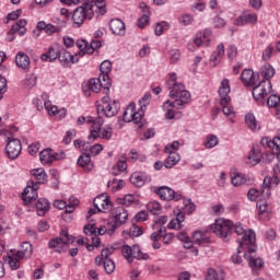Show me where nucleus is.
Segmentation results:
<instances>
[{
  "label": "nucleus",
  "mask_w": 280,
  "mask_h": 280,
  "mask_svg": "<svg viewBox=\"0 0 280 280\" xmlns=\"http://www.w3.org/2000/svg\"><path fill=\"white\" fill-rule=\"evenodd\" d=\"M246 126L252 132H259V130H261V125L253 113L246 115Z\"/></svg>",
  "instance_id": "nucleus-35"
},
{
  "label": "nucleus",
  "mask_w": 280,
  "mask_h": 280,
  "mask_svg": "<svg viewBox=\"0 0 280 280\" xmlns=\"http://www.w3.org/2000/svg\"><path fill=\"white\" fill-rule=\"evenodd\" d=\"M97 118L93 116H80L77 120L78 126H83V124H92V126L95 124Z\"/></svg>",
  "instance_id": "nucleus-55"
},
{
  "label": "nucleus",
  "mask_w": 280,
  "mask_h": 280,
  "mask_svg": "<svg viewBox=\"0 0 280 280\" xmlns=\"http://www.w3.org/2000/svg\"><path fill=\"white\" fill-rule=\"evenodd\" d=\"M210 231L224 240V242H229V237L233 235L234 231L236 235H243L240 245L246 246V230H244V225L242 223H236L234 225L231 220L218 219L210 225Z\"/></svg>",
  "instance_id": "nucleus-4"
},
{
  "label": "nucleus",
  "mask_w": 280,
  "mask_h": 280,
  "mask_svg": "<svg viewBox=\"0 0 280 280\" xmlns=\"http://www.w3.org/2000/svg\"><path fill=\"white\" fill-rule=\"evenodd\" d=\"M75 45L78 47V49H80L79 54H77L78 56H86V54H89V42L84 40V39H79L75 42Z\"/></svg>",
  "instance_id": "nucleus-50"
},
{
  "label": "nucleus",
  "mask_w": 280,
  "mask_h": 280,
  "mask_svg": "<svg viewBox=\"0 0 280 280\" xmlns=\"http://www.w3.org/2000/svg\"><path fill=\"white\" fill-rule=\"evenodd\" d=\"M135 115V103H130L122 114V121L130 124L132 121Z\"/></svg>",
  "instance_id": "nucleus-48"
},
{
  "label": "nucleus",
  "mask_w": 280,
  "mask_h": 280,
  "mask_svg": "<svg viewBox=\"0 0 280 280\" xmlns=\"http://www.w3.org/2000/svg\"><path fill=\"white\" fill-rule=\"evenodd\" d=\"M102 104L97 106V115H104L105 117H115L119 113V101H110V97L103 96Z\"/></svg>",
  "instance_id": "nucleus-11"
},
{
  "label": "nucleus",
  "mask_w": 280,
  "mask_h": 280,
  "mask_svg": "<svg viewBox=\"0 0 280 280\" xmlns=\"http://www.w3.org/2000/svg\"><path fill=\"white\" fill-rule=\"evenodd\" d=\"M275 54V47L268 46L264 51H262V60L268 61L270 58H272V55Z\"/></svg>",
  "instance_id": "nucleus-63"
},
{
  "label": "nucleus",
  "mask_w": 280,
  "mask_h": 280,
  "mask_svg": "<svg viewBox=\"0 0 280 280\" xmlns=\"http://www.w3.org/2000/svg\"><path fill=\"white\" fill-rule=\"evenodd\" d=\"M58 60L60 65L65 68L71 67V65H75V62H80V58H78V54L72 55L68 51L67 48H60Z\"/></svg>",
  "instance_id": "nucleus-18"
},
{
  "label": "nucleus",
  "mask_w": 280,
  "mask_h": 280,
  "mask_svg": "<svg viewBox=\"0 0 280 280\" xmlns=\"http://www.w3.org/2000/svg\"><path fill=\"white\" fill-rule=\"evenodd\" d=\"M165 235V226H160V230L158 232H153L150 236V238L152 240L153 244V248L155 250H159V248H161V243L159 242V237H163Z\"/></svg>",
  "instance_id": "nucleus-45"
},
{
  "label": "nucleus",
  "mask_w": 280,
  "mask_h": 280,
  "mask_svg": "<svg viewBox=\"0 0 280 280\" xmlns=\"http://www.w3.org/2000/svg\"><path fill=\"white\" fill-rule=\"evenodd\" d=\"M150 102H152V94L150 92H147L143 97L139 101L140 109L145 110L148 106H150Z\"/></svg>",
  "instance_id": "nucleus-52"
},
{
  "label": "nucleus",
  "mask_w": 280,
  "mask_h": 280,
  "mask_svg": "<svg viewBox=\"0 0 280 280\" xmlns=\"http://www.w3.org/2000/svg\"><path fill=\"white\" fill-rule=\"evenodd\" d=\"M60 55V48L50 46L46 52L42 54L40 60L44 62H56Z\"/></svg>",
  "instance_id": "nucleus-30"
},
{
  "label": "nucleus",
  "mask_w": 280,
  "mask_h": 280,
  "mask_svg": "<svg viewBox=\"0 0 280 280\" xmlns=\"http://www.w3.org/2000/svg\"><path fill=\"white\" fill-rule=\"evenodd\" d=\"M80 203V201L78 199H75L74 197L70 198V203L67 205L66 203V213H73V211H75V206H78Z\"/></svg>",
  "instance_id": "nucleus-57"
},
{
  "label": "nucleus",
  "mask_w": 280,
  "mask_h": 280,
  "mask_svg": "<svg viewBox=\"0 0 280 280\" xmlns=\"http://www.w3.org/2000/svg\"><path fill=\"white\" fill-rule=\"evenodd\" d=\"M179 23H182V25H191V23H194V16L191 14H184L180 16Z\"/></svg>",
  "instance_id": "nucleus-64"
},
{
  "label": "nucleus",
  "mask_w": 280,
  "mask_h": 280,
  "mask_svg": "<svg viewBox=\"0 0 280 280\" xmlns=\"http://www.w3.org/2000/svg\"><path fill=\"white\" fill-rule=\"evenodd\" d=\"M121 254L129 264H132L135 259H143L144 261L150 259V255L141 252V247L139 245H124L121 247Z\"/></svg>",
  "instance_id": "nucleus-9"
},
{
  "label": "nucleus",
  "mask_w": 280,
  "mask_h": 280,
  "mask_svg": "<svg viewBox=\"0 0 280 280\" xmlns=\"http://www.w3.org/2000/svg\"><path fill=\"white\" fill-rule=\"evenodd\" d=\"M130 183L131 185H135V187H143L145 185V174L142 172H136L130 176Z\"/></svg>",
  "instance_id": "nucleus-42"
},
{
  "label": "nucleus",
  "mask_w": 280,
  "mask_h": 280,
  "mask_svg": "<svg viewBox=\"0 0 280 280\" xmlns=\"http://www.w3.org/2000/svg\"><path fill=\"white\" fill-rule=\"evenodd\" d=\"M180 162V154L178 153H168V156L164 161V167L166 170H172L174 165L178 164Z\"/></svg>",
  "instance_id": "nucleus-44"
},
{
  "label": "nucleus",
  "mask_w": 280,
  "mask_h": 280,
  "mask_svg": "<svg viewBox=\"0 0 280 280\" xmlns=\"http://www.w3.org/2000/svg\"><path fill=\"white\" fill-rule=\"evenodd\" d=\"M118 202L120 205H124V207H130V205H132V202H135V196L126 195L124 198L118 199Z\"/></svg>",
  "instance_id": "nucleus-61"
},
{
  "label": "nucleus",
  "mask_w": 280,
  "mask_h": 280,
  "mask_svg": "<svg viewBox=\"0 0 280 280\" xmlns=\"http://www.w3.org/2000/svg\"><path fill=\"white\" fill-rule=\"evenodd\" d=\"M218 93L220 96V104L222 106L223 114H225L226 117L233 115V106H231V96H229V93H231V83L229 79H223L221 81Z\"/></svg>",
  "instance_id": "nucleus-8"
},
{
  "label": "nucleus",
  "mask_w": 280,
  "mask_h": 280,
  "mask_svg": "<svg viewBox=\"0 0 280 280\" xmlns=\"http://www.w3.org/2000/svg\"><path fill=\"white\" fill-rule=\"evenodd\" d=\"M32 253H34V247L30 242L22 243L21 250L18 252L22 259H28V257H32Z\"/></svg>",
  "instance_id": "nucleus-41"
},
{
  "label": "nucleus",
  "mask_w": 280,
  "mask_h": 280,
  "mask_svg": "<svg viewBox=\"0 0 280 280\" xmlns=\"http://www.w3.org/2000/svg\"><path fill=\"white\" fill-rule=\"evenodd\" d=\"M35 207L37 215H39V218H43L50 209L49 200H47L46 198H39L35 203Z\"/></svg>",
  "instance_id": "nucleus-34"
},
{
  "label": "nucleus",
  "mask_w": 280,
  "mask_h": 280,
  "mask_svg": "<svg viewBox=\"0 0 280 280\" xmlns=\"http://www.w3.org/2000/svg\"><path fill=\"white\" fill-rule=\"evenodd\" d=\"M246 86H253L252 95L258 106H264L266 100L272 93V82L259 81V73H256L253 69L246 70Z\"/></svg>",
  "instance_id": "nucleus-3"
},
{
  "label": "nucleus",
  "mask_w": 280,
  "mask_h": 280,
  "mask_svg": "<svg viewBox=\"0 0 280 280\" xmlns=\"http://www.w3.org/2000/svg\"><path fill=\"white\" fill-rule=\"evenodd\" d=\"M73 240L69 236V233L62 231L60 237L52 238L49 241V248L55 249L57 253H60L67 244H71Z\"/></svg>",
  "instance_id": "nucleus-15"
},
{
  "label": "nucleus",
  "mask_w": 280,
  "mask_h": 280,
  "mask_svg": "<svg viewBox=\"0 0 280 280\" xmlns=\"http://www.w3.org/2000/svg\"><path fill=\"white\" fill-rule=\"evenodd\" d=\"M109 30L115 36H124L126 24L120 19H114L109 22Z\"/></svg>",
  "instance_id": "nucleus-28"
},
{
  "label": "nucleus",
  "mask_w": 280,
  "mask_h": 280,
  "mask_svg": "<svg viewBox=\"0 0 280 280\" xmlns=\"http://www.w3.org/2000/svg\"><path fill=\"white\" fill-rule=\"evenodd\" d=\"M183 222H185V214L183 212H178L176 218L170 221L168 229L180 231V229H183Z\"/></svg>",
  "instance_id": "nucleus-43"
},
{
  "label": "nucleus",
  "mask_w": 280,
  "mask_h": 280,
  "mask_svg": "<svg viewBox=\"0 0 280 280\" xmlns=\"http://www.w3.org/2000/svg\"><path fill=\"white\" fill-rule=\"evenodd\" d=\"M100 47H102V40L92 39V42L89 44L88 55L91 56V54H94L96 49H100Z\"/></svg>",
  "instance_id": "nucleus-54"
},
{
  "label": "nucleus",
  "mask_w": 280,
  "mask_h": 280,
  "mask_svg": "<svg viewBox=\"0 0 280 280\" xmlns=\"http://www.w3.org/2000/svg\"><path fill=\"white\" fill-rule=\"evenodd\" d=\"M166 30H170V23L167 22L158 23L155 26V36L163 35V33L166 32Z\"/></svg>",
  "instance_id": "nucleus-56"
},
{
  "label": "nucleus",
  "mask_w": 280,
  "mask_h": 280,
  "mask_svg": "<svg viewBox=\"0 0 280 280\" xmlns=\"http://www.w3.org/2000/svg\"><path fill=\"white\" fill-rule=\"evenodd\" d=\"M8 34L9 36H14V34H19V36H25V34H27V20H18L16 23L12 25Z\"/></svg>",
  "instance_id": "nucleus-25"
},
{
  "label": "nucleus",
  "mask_w": 280,
  "mask_h": 280,
  "mask_svg": "<svg viewBox=\"0 0 280 280\" xmlns=\"http://www.w3.org/2000/svg\"><path fill=\"white\" fill-rule=\"evenodd\" d=\"M176 73H170L168 79L166 80V89L170 91V97L172 101L164 102L162 108L165 110L166 119H174L175 113L174 108L180 110L185 104H189L191 102V93L185 90V84L177 82Z\"/></svg>",
  "instance_id": "nucleus-1"
},
{
  "label": "nucleus",
  "mask_w": 280,
  "mask_h": 280,
  "mask_svg": "<svg viewBox=\"0 0 280 280\" xmlns=\"http://www.w3.org/2000/svg\"><path fill=\"white\" fill-rule=\"evenodd\" d=\"M147 210L152 213V215H161L163 208L159 201H149L147 203Z\"/></svg>",
  "instance_id": "nucleus-47"
},
{
  "label": "nucleus",
  "mask_w": 280,
  "mask_h": 280,
  "mask_svg": "<svg viewBox=\"0 0 280 280\" xmlns=\"http://www.w3.org/2000/svg\"><path fill=\"white\" fill-rule=\"evenodd\" d=\"M224 57V44H219L215 50L211 54L209 63L210 67H218L219 62H222Z\"/></svg>",
  "instance_id": "nucleus-29"
},
{
  "label": "nucleus",
  "mask_w": 280,
  "mask_h": 280,
  "mask_svg": "<svg viewBox=\"0 0 280 280\" xmlns=\"http://www.w3.org/2000/svg\"><path fill=\"white\" fill-rule=\"evenodd\" d=\"M128 222V211L124 206H118L113 208L112 203V210L110 214L107 221V235H113L119 226H122V224H126Z\"/></svg>",
  "instance_id": "nucleus-6"
},
{
  "label": "nucleus",
  "mask_w": 280,
  "mask_h": 280,
  "mask_svg": "<svg viewBox=\"0 0 280 280\" xmlns=\"http://www.w3.org/2000/svg\"><path fill=\"white\" fill-rule=\"evenodd\" d=\"M246 250L248 253V266L252 269L253 275L257 276L264 268V259L257 257V234L252 230L246 232Z\"/></svg>",
  "instance_id": "nucleus-5"
},
{
  "label": "nucleus",
  "mask_w": 280,
  "mask_h": 280,
  "mask_svg": "<svg viewBox=\"0 0 280 280\" xmlns=\"http://www.w3.org/2000/svg\"><path fill=\"white\" fill-rule=\"evenodd\" d=\"M277 71L270 63H266L260 68V75L262 77L261 82H270L275 78Z\"/></svg>",
  "instance_id": "nucleus-33"
},
{
  "label": "nucleus",
  "mask_w": 280,
  "mask_h": 280,
  "mask_svg": "<svg viewBox=\"0 0 280 280\" xmlns=\"http://www.w3.org/2000/svg\"><path fill=\"white\" fill-rule=\"evenodd\" d=\"M279 176H266L262 182L261 196L262 198H270V188L279 185Z\"/></svg>",
  "instance_id": "nucleus-22"
},
{
  "label": "nucleus",
  "mask_w": 280,
  "mask_h": 280,
  "mask_svg": "<svg viewBox=\"0 0 280 280\" xmlns=\"http://www.w3.org/2000/svg\"><path fill=\"white\" fill-rule=\"evenodd\" d=\"M79 167H82L84 172H91L94 167L93 162L91 161V154L82 153L78 159Z\"/></svg>",
  "instance_id": "nucleus-31"
},
{
  "label": "nucleus",
  "mask_w": 280,
  "mask_h": 280,
  "mask_svg": "<svg viewBox=\"0 0 280 280\" xmlns=\"http://www.w3.org/2000/svg\"><path fill=\"white\" fill-rule=\"evenodd\" d=\"M21 150H23V147L21 145V140L16 138L8 137L5 152L9 159H12V160L19 159V155L21 154Z\"/></svg>",
  "instance_id": "nucleus-16"
},
{
  "label": "nucleus",
  "mask_w": 280,
  "mask_h": 280,
  "mask_svg": "<svg viewBox=\"0 0 280 280\" xmlns=\"http://www.w3.org/2000/svg\"><path fill=\"white\" fill-rule=\"evenodd\" d=\"M107 186L112 188V191H119V189H124L126 187V182L124 179L114 178L113 180L108 182Z\"/></svg>",
  "instance_id": "nucleus-49"
},
{
  "label": "nucleus",
  "mask_w": 280,
  "mask_h": 280,
  "mask_svg": "<svg viewBox=\"0 0 280 280\" xmlns=\"http://www.w3.org/2000/svg\"><path fill=\"white\" fill-rule=\"evenodd\" d=\"M256 207L258 209V220H270L271 210L270 206H268V201L259 200L257 201Z\"/></svg>",
  "instance_id": "nucleus-27"
},
{
  "label": "nucleus",
  "mask_w": 280,
  "mask_h": 280,
  "mask_svg": "<svg viewBox=\"0 0 280 280\" xmlns=\"http://www.w3.org/2000/svg\"><path fill=\"white\" fill-rule=\"evenodd\" d=\"M80 7L73 10L71 21L72 27H82L86 19L91 21L95 16V8L100 14L106 12V1L104 0H85L80 2Z\"/></svg>",
  "instance_id": "nucleus-2"
},
{
  "label": "nucleus",
  "mask_w": 280,
  "mask_h": 280,
  "mask_svg": "<svg viewBox=\"0 0 280 280\" xmlns=\"http://www.w3.org/2000/svg\"><path fill=\"white\" fill-rule=\"evenodd\" d=\"M36 198H38V184H35L34 180H30L22 194V200L24 205H30L33 200H36Z\"/></svg>",
  "instance_id": "nucleus-14"
},
{
  "label": "nucleus",
  "mask_w": 280,
  "mask_h": 280,
  "mask_svg": "<svg viewBox=\"0 0 280 280\" xmlns=\"http://www.w3.org/2000/svg\"><path fill=\"white\" fill-rule=\"evenodd\" d=\"M222 276L218 275V271L215 269L210 268L207 271L206 280H221Z\"/></svg>",
  "instance_id": "nucleus-59"
},
{
  "label": "nucleus",
  "mask_w": 280,
  "mask_h": 280,
  "mask_svg": "<svg viewBox=\"0 0 280 280\" xmlns=\"http://www.w3.org/2000/svg\"><path fill=\"white\" fill-rule=\"evenodd\" d=\"M213 32L210 28H206L199 32L194 37V43L197 47H209L211 45V35Z\"/></svg>",
  "instance_id": "nucleus-19"
},
{
  "label": "nucleus",
  "mask_w": 280,
  "mask_h": 280,
  "mask_svg": "<svg viewBox=\"0 0 280 280\" xmlns=\"http://www.w3.org/2000/svg\"><path fill=\"white\" fill-rule=\"evenodd\" d=\"M260 144L266 150L271 151V154H267L268 163L272 161L275 155L278 158L280 156V138L279 137H275L273 139H271L270 137H265L260 140Z\"/></svg>",
  "instance_id": "nucleus-13"
},
{
  "label": "nucleus",
  "mask_w": 280,
  "mask_h": 280,
  "mask_svg": "<svg viewBox=\"0 0 280 280\" xmlns=\"http://www.w3.org/2000/svg\"><path fill=\"white\" fill-rule=\"evenodd\" d=\"M183 207L178 206L179 209V213H183L185 217V213H187V215H191V213H194V211H196V203L191 202V199H186L183 198Z\"/></svg>",
  "instance_id": "nucleus-37"
},
{
  "label": "nucleus",
  "mask_w": 280,
  "mask_h": 280,
  "mask_svg": "<svg viewBox=\"0 0 280 280\" xmlns=\"http://www.w3.org/2000/svg\"><path fill=\"white\" fill-rule=\"evenodd\" d=\"M113 69V63H110V61L105 60L101 63L100 66V75L98 78H101V80H103V82H105V91L108 92V86H110V77H108V73H110Z\"/></svg>",
  "instance_id": "nucleus-23"
},
{
  "label": "nucleus",
  "mask_w": 280,
  "mask_h": 280,
  "mask_svg": "<svg viewBox=\"0 0 280 280\" xmlns=\"http://www.w3.org/2000/svg\"><path fill=\"white\" fill-rule=\"evenodd\" d=\"M58 25H54V24H47L46 25V34H48V36H51V34H58L60 32H62V30H65V27H67V20H58Z\"/></svg>",
  "instance_id": "nucleus-39"
},
{
  "label": "nucleus",
  "mask_w": 280,
  "mask_h": 280,
  "mask_svg": "<svg viewBox=\"0 0 280 280\" xmlns=\"http://www.w3.org/2000/svg\"><path fill=\"white\" fill-rule=\"evenodd\" d=\"M264 160V154H261V149L259 147L254 145L247 155V165L249 167H255L260 161Z\"/></svg>",
  "instance_id": "nucleus-24"
},
{
  "label": "nucleus",
  "mask_w": 280,
  "mask_h": 280,
  "mask_svg": "<svg viewBox=\"0 0 280 280\" xmlns=\"http://www.w3.org/2000/svg\"><path fill=\"white\" fill-rule=\"evenodd\" d=\"M113 174H115L117 176V172H126V170H128V163H126V158H122L121 160H119L116 164V166H114L113 168ZM117 170V172H115Z\"/></svg>",
  "instance_id": "nucleus-53"
},
{
  "label": "nucleus",
  "mask_w": 280,
  "mask_h": 280,
  "mask_svg": "<svg viewBox=\"0 0 280 280\" xmlns=\"http://www.w3.org/2000/svg\"><path fill=\"white\" fill-rule=\"evenodd\" d=\"M244 183H246V179L244 178V176H242L241 173H236L233 177H232V185L234 187H240V185H244Z\"/></svg>",
  "instance_id": "nucleus-58"
},
{
  "label": "nucleus",
  "mask_w": 280,
  "mask_h": 280,
  "mask_svg": "<svg viewBox=\"0 0 280 280\" xmlns=\"http://www.w3.org/2000/svg\"><path fill=\"white\" fill-rule=\"evenodd\" d=\"M102 266L106 275H113L115 272V261L113 259L103 260Z\"/></svg>",
  "instance_id": "nucleus-51"
},
{
  "label": "nucleus",
  "mask_w": 280,
  "mask_h": 280,
  "mask_svg": "<svg viewBox=\"0 0 280 280\" xmlns=\"http://www.w3.org/2000/svg\"><path fill=\"white\" fill-rule=\"evenodd\" d=\"M31 174L33 178L37 182H34L38 187L40 185H44V183H47V173L45 172V168H35L31 171Z\"/></svg>",
  "instance_id": "nucleus-38"
},
{
  "label": "nucleus",
  "mask_w": 280,
  "mask_h": 280,
  "mask_svg": "<svg viewBox=\"0 0 280 280\" xmlns=\"http://www.w3.org/2000/svg\"><path fill=\"white\" fill-rule=\"evenodd\" d=\"M57 159L56 153L51 149H45L39 153V160L43 165H51Z\"/></svg>",
  "instance_id": "nucleus-32"
},
{
  "label": "nucleus",
  "mask_w": 280,
  "mask_h": 280,
  "mask_svg": "<svg viewBox=\"0 0 280 280\" xmlns=\"http://www.w3.org/2000/svg\"><path fill=\"white\" fill-rule=\"evenodd\" d=\"M106 82H104V79L102 77H98L97 79H90L88 82V89L89 91H92V93H100V91H103L104 95H108L110 93V86H108V91H106Z\"/></svg>",
  "instance_id": "nucleus-21"
},
{
  "label": "nucleus",
  "mask_w": 280,
  "mask_h": 280,
  "mask_svg": "<svg viewBox=\"0 0 280 280\" xmlns=\"http://www.w3.org/2000/svg\"><path fill=\"white\" fill-rule=\"evenodd\" d=\"M260 196H261V191H259L255 188L249 189L247 192V198L252 202H255V200H257V198H259Z\"/></svg>",
  "instance_id": "nucleus-60"
},
{
  "label": "nucleus",
  "mask_w": 280,
  "mask_h": 280,
  "mask_svg": "<svg viewBox=\"0 0 280 280\" xmlns=\"http://www.w3.org/2000/svg\"><path fill=\"white\" fill-rule=\"evenodd\" d=\"M115 253V248L113 247H106L101 252V255L95 257V265L102 266L103 261H106V259H110V256Z\"/></svg>",
  "instance_id": "nucleus-40"
},
{
  "label": "nucleus",
  "mask_w": 280,
  "mask_h": 280,
  "mask_svg": "<svg viewBox=\"0 0 280 280\" xmlns=\"http://www.w3.org/2000/svg\"><path fill=\"white\" fill-rule=\"evenodd\" d=\"M220 143V139L215 135H208L206 137V140L203 141V145L206 150H212V148H215Z\"/></svg>",
  "instance_id": "nucleus-46"
},
{
  "label": "nucleus",
  "mask_w": 280,
  "mask_h": 280,
  "mask_svg": "<svg viewBox=\"0 0 280 280\" xmlns=\"http://www.w3.org/2000/svg\"><path fill=\"white\" fill-rule=\"evenodd\" d=\"M83 233L86 235H90L92 237V245L95 248H100V244H102V241L100 240V235H106L108 233L107 228H97L95 226V223H88L83 228Z\"/></svg>",
  "instance_id": "nucleus-12"
},
{
  "label": "nucleus",
  "mask_w": 280,
  "mask_h": 280,
  "mask_svg": "<svg viewBox=\"0 0 280 280\" xmlns=\"http://www.w3.org/2000/svg\"><path fill=\"white\" fill-rule=\"evenodd\" d=\"M155 194L159 195L161 200H174L175 202H178L179 200H183V194L174 191V189L167 187V186H162L156 189Z\"/></svg>",
  "instance_id": "nucleus-17"
},
{
  "label": "nucleus",
  "mask_w": 280,
  "mask_h": 280,
  "mask_svg": "<svg viewBox=\"0 0 280 280\" xmlns=\"http://www.w3.org/2000/svg\"><path fill=\"white\" fill-rule=\"evenodd\" d=\"M15 65L19 67V69H22L25 71V73H27L30 71L32 61L30 60V56H27V54L20 51L15 56Z\"/></svg>",
  "instance_id": "nucleus-26"
},
{
  "label": "nucleus",
  "mask_w": 280,
  "mask_h": 280,
  "mask_svg": "<svg viewBox=\"0 0 280 280\" xmlns=\"http://www.w3.org/2000/svg\"><path fill=\"white\" fill-rule=\"evenodd\" d=\"M113 210V202L110 198L104 195H100L94 198V208H91L88 212V220L91 215H95V213H110Z\"/></svg>",
  "instance_id": "nucleus-10"
},
{
  "label": "nucleus",
  "mask_w": 280,
  "mask_h": 280,
  "mask_svg": "<svg viewBox=\"0 0 280 280\" xmlns=\"http://www.w3.org/2000/svg\"><path fill=\"white\" fill-rule=\"evenodd\" d=\"M178 148H180V142L174 141L173 143H168L165 147V152L166 153H177L176 150H178Z\"/></svg>",
  "instance_id": "nucleus-62"
},
{
  "label": "nucleus",
  "mask_w": 280,
  "mask_h": 280,
  "mask_svg": "<svg viewBox=\"0 0 280 280\" xmlns=\"http://www.w3.org/2000/svg\"><path fill=\"white\" fill-rule=\"evenodd\" d=\"M21 259H23V257H21L16 253V254L7 256L4 258V261H5V264L9 265V268H11V270H19L21 268Z\"/></svg>",
  "instance_id": "nucleus-36"
},
{
  "label": "nucleus",
  "mask_w": 280,
  "mask_h": 280,
  "mask_svg": "<svg viewBox=\"0 0 280 280\" xmlns=\"http://www.w3.org/2000/svg\"><path fill=\"white\" fill-rule=\"evenodd\" d=\"M209 231L210 233H213V231H211V226H209V229L206 231H202V230L195 231L192 233V240L195 244H197L198 246H207L208 244H210L211 236L209 235Z\"/></svg>",
  "instance_id": "nucleus-20"
},
{
  "label": "nucleus",
  "mask_w": 280,
  "mask_h": 280,
  "mask_svg": "<svg viewBox=\"0 0 280 280\" xmlns=\"http://www.w3.org/2000/svg\"><path fill=\"white\" fill-rule=\"evenodd\" d=\"M104 118L98 116L96 121L90 128L89 139H104L105 141H110L113 139V126L105 125Z\"/></svg>",
  "instance_id": "nucleus-7"
}]
</instances>
